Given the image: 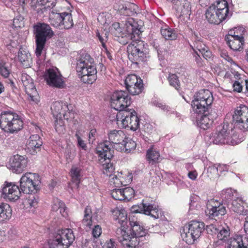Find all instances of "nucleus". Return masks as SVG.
<instances>
[{"mask_svg":"<svg viewBox=\"0 0 248 248\" xmlns=\"http://www.w3.org/2000/svg\"><path fill=\"white\" fill-rule=\"evenodd\" d=\"M112 108L118 110L116 115L117 124L121 123L122 126L135 131L139 127L140 122L136 112L134 109H125L131 103V99L127 93L123 91L114 92L110 98Z\"/></svg>","mask_w":248,"mask_h":248,"instance_id":"f257e3e1","label":"nucleus"},{"mask_svg":"<svg viewBox=\"0 0 248 248\" xmlns=\"http://www.w3.org/2000/svg\"><path fill=\"white\" fill-rule=\"evenodd\" d=\"M108 137L109 141H105L99 144L96 149V152L98 155L99 163L102 166V169L105 170H114L115 169V165L111 162L113 151L111 150L109 143L114 144L112 147L115 149L116 147H120L125 136L122 130H113L108 133Z\"/></svg>","mask_w":248,"mask_h":248,"instance_id":"f03ea898","label":"nucleus"},{"mask_svg":"<svg viewBox=\"0 0 248 248\" xmlns=\"http://www.w3.org/2000/svg\"><path fill=\"white\" fill-rule=\"evenodd\" d=\"M129 224L130 229L126 231L125 229H118L117 231L119 241L124 248H135L139 243V238L146 234V230L143 224L137 221L134 217L129 218Z\"/></svg>","mask_w":248,"mask_h":248,"instance_id":"7ed1b4c3","label":"nucleus"},{"mask_svg":"<svg viewBox=\"0 0 248 248\" xmlns=\"http://www.w3.org/2000/svg\"><path fill=\"white\" fill-rule=\"evenodd\" d=\"M28 179L24 175L21 177L20 188L16 185L7 183L0 191L1 197L10 201H15L19 198L21 192L27 194L34 193L37 191L38 187Z\"/></svg>","mask_w":248,"mask_h":248,"instance_id":"20e7f679","label":"nucleus"},{"mask_svg":"<svg viewBox=\"0 0 248 248\" xmlns=\"http://www.w3.org/2000/svg\"><path fill=\"white\" fill-rule=\"evenodd\" d=\"M111 31L112 33L118 37V41L122 45L128 43L131 39L135 37V35L140 34L141 32L139 25L131 17L128 18L125 21L123 29L120 27L119 23H114Z\"/></svg>","mask_w":248,"mask_h":248,"instance_id":"39448f33","label":"nucleus"},{"mask_svg":"<svg viewBox=\"0 0 248 248\" xmlns=\"http://www.w3.org/2000/svg\"><path fill=\"white\" fill-rule=\"evenodd\" d=\"M76 70L85 83L92 84L97 79V70L93 59L88 54H82L77 60Z\"/></svg>","mask_w":248,"mask_h":248,"instance_id":"423d86ee","label":"nucleus"},{"mask_svg":"<svg viewBox=\"0 0 248 248\" xmlns=\"http://www.w3.org/2000/svg\"><path fill=\"white\" fill-rule=\"evenodd\" d=\"M210 139L214 144L233 146L239 144L243 140L232 129L230 130L227 124L218 126Z\"/></svg>","mask_w":248,"mask_h":248,"instance_id":"0eeeda50","label":"nucleus"},{"mask_svg":"<svg viewBox=\"0 0 248 248\" xmlns=\"http://www.w3.org/2000/svg\"><path fill=\"white\" fill-rule=\"evenodd\" d=\"M214 100L212 93L207 89H203L195 93L191 102L193 111L202 114L208 112Z\"/></svg>","mask_w":248,"mask_h":248,"instance_id":"6e6552de","label":"nucleus"},{"mask_svg":"<svg viewBox=\"0 0 248 248\" xmlns=\"http://www.w3.org/2000/svg\"><path fill=\"white\" fill-rule=\"evenodd\" d=\"M139 35H135V37L130 40L131 42L127 47L129 60L136 64L146 61L148 57L144 43L139 39Z\"/></svg>","mask_w":248,"mask_h":248,"instance_id":"1a4fd4ad","label":"nucleus"},{"mask_svg":"<svg viewBox=\"0 0 248 248\" xmlns=\"http://www.w3.org/2000/svg\"><path fill=\"white\" fill-rule=\"evenodd\" d=\"M33 28L36 44L35 54L39 58L43 53L47 40L52 37L54 33L50 26L45 23H38Z\"/></svg>","mask_w":248,"mask_h":248,"instance_id":"9d476101","label":"nucleus"},{"mask_svg":"<svg viewBox=\"0 0 248 248\" xmlns=\"http://www.w3.org/2000/svg\"><path fill=\"white\" fill-rule=\"evenodd\" d=\"M204 230L205 224L203 222L192 220L188 225L184 226L181 231V236L187 244H192L200 237Z\"/></svg>","mask_w":248,"mask_h":248,"instance_id":"9b49d317","label":"nucleus"},{"mask_svg":"<svg viewBox=\"0 0 248 248\" xmlns=\"http://www.w3.org/2000/svg\"><path fill=\"white\" fill-rule=\"evenodd\" d=\"M23 125V121L15 113L3 111L0 115V126L5 132H17L22 128Z\"/></svg>","mask_w":248,"mask_h":248,"instance_id":"f8f14e48","label":"nucleus"},{"mask_svg":"<svg viewBox=\"0 0 248 248\" xmlns=\"http://www.w3.org/2000/svg\"><path fill=\"white\" fill-rule=\"evenodd\" d=\"M75 238L71 229L59 230L54 239L49 241V248H68L73 243Z\"/></svg>","mask_w":248,"mask_h":248,"instance_id":"ddd939ff","label":"nucleus"},{"mask_svg":"<svg viewBox=\"0 0 248 248\" xmlns=\"http://www.w3.org/2000/svg\"><path fill=\"white\" fill-rule=\"evenodd\" d=\"M51 109L54 117L56 119V122L62 120H71L74 118V112L73 110L72 105H68L63 102H55L51 106Z\"/></svg>","mask_w":248,"mask_h":248,"instance_id":"4468645a","label":"nucleus"},{"mask_svg":"<svg viewBox=\"0 0 248 248\" xmlns=\"http://www.w3.org/2000/svg\"><path fill=\"white\" fill-rule=\"evenodd\" d=\"M246 33L245 29L243 27L235 28L234 34L232 31L225 37L227 44L231 49L234 51L241 50L244 44V36Z\"/></svg>","mask_w":248,"mask_h":248,"instance_id":"2eb2a0df","label":"nucleus"},{"mask_svg":"<svg viewBox=\"0 0 248 248\" xmlns=\"http://www.w3.org/2000/svg\"><path fill=\"white\" fill-rule=\"evenodd\" d=\"M44 79L50 87L58 89L63 88L65 82L59 70L55 67L46 69L44 75Z\"/></svg>","mask_w":248,"mask_h":248,"instance_id":"dca6fc26","label":"nucleus"},{"mask_svg":"<svg viewBox=\"0 0 248 248\" xmlns=\"http://www.w3.org/2000/svg\"><path fill=\"white\" fill-rule=\"evenodd\" d=\"M232 121L241 130H248V107L245 105L237 107L232 115Z\"/></svg>","mask_w":248,"mask_h":248,"instance_id":"f3484780","label":"nucleus"},{"mask_svg":"<svg viewBox=\"0 0 248 248\" xmlns=\"http://www.w3.org/2000/svg\"><path fill=\"white\" fill-rule=\"evenodd\" d=\"M21 80L25 92L29 96V99L35 104L38 103L39 101V95L33 79L29 75L26 73H23L21 75Z\"/></svg>","mask_w":248,"mask_h":248,"instance_id":"a211bd4d","label":"nucleus"},{"mask_svg":"<svg viewBox=\"0 0 248 248\" xmlns=\"http://www.w3.org/2000/svg\"><path fill=\"white\" fill-rule=\"evenodd\" d=\"M126 88L132 95L140 94L143 89L142 80L134 74L128 75L124 80Z\"/></svg>","mask_w":248,"mask_h":248,"instance_id":"6ab92c4d","label":"nucleus"},{"mask_svg":"<svg viewBox=\"0 0 248 248\" xmlns=\"http://www.w3.org/2000/svg\"><path fill=\"white\" fill-rule=\"evenodd\" d=\"M132 212L136 213H143L145 215L150 216L155 219L159 218L161 215L158 206L155 204L144 202V201L140 206H133Z\"/></svg>","mask_w":248,"mask_h":248,"instance_id":"aec40b11","label":"nucleus"},{"mask_svg":"<svg viewBox=\"0 0 248 248\" xmlns=\"http://www.w3.org/2000/svg\"><path fill=\"white\" fill-rule=\"evenodd\" d=\"M197 123L198 125L202 129L205 130L209 128L212 124L214 121L217 117V114L215 110H211L202 114L197 113Z\"/></svg>","mask_w":248,"mask_h":248,"instance_id":"412c9836","label":"nucleus"},{"mask_svg":"<svg viewBox=\"0 0 248 248\" xmlns=\"http://www.w3.org/2000/svg\"><path fill=\"white\" fill-rule=\"evenodd\" d=\"M206 213L212 218L223 216L226 213V207L217 201L212 199L207 204Z\"/></svg>","mask_w":248,"mask_h":248,"instance_id":"4be33fe9","label":"nucleus"},{"mask_svg":"<svg viewBox=\"0 0 248 248\" xmlns=\"http://www.w3.org/2000/svg\"><path fill=\"white\" fill-rule=\"evenodd\" d=\"M31 7L41 15L47 10H50L56 5L55 0H33L31 1Z\"/></svg>","mask_w":248,"mask_h":248,"instance_id":"5701e85b","label":"nucleus"},{"mask_svg":"<svg viewBox=\"0 0 248 248\" xmlns=\"http://www.w3.org/2000/svg\"><path fill=\"white\" fill-rule=\"evenodd\" d=\"M215 8L214 7L210 6L205 11V18L209 23L218 25L228 19L223 14H221V12H218Z\"/></svg>","mask_w":248,"mask_h":248,"instance_id":"b1692460","label":"nucleus"},{"mask_svg":"<svg viewBox=\"0 0 248 248\" xmlns=\"http://www.w3.org/2000/svg\"><path fill=\"white\" fill-rule=\"evenodd\" d=\"M43 142L38 135L30 136L26 144L27 152L31 155H35L40 150Z\"/></svg>","mask_w":248,"mask_h":248,"instance_id":"393cba45","label":"nucleus"},{"mask_svg":"<svg viewBox=\"0 0 248 248\" xmlns=\"http://www.w3.org/2000/svg\"><path fill=\"white\" fill-rule=\"evenodd\" d=\"M228 207L239 214L247 215L248 213V206L240 195L228 204Z\"/></svg>","mask_w":248,"mask_h":248,"instance_id":"a878e982","label":"nucleus"},{"mask_svg":"<svg viewBox=\"0 0 248 248\" xmlns=\"http://www.w3.org/2000/svg\"><path fill=\"white\" fill-rule=\"evenodd\" d=\"M27 164V160L24 156L16 155L12 157L7 165V169L12 170L23 169Z\"/></svg>","mask_w":248,"mask_h":248,"instance_id":"bb28decb","label":"nucleus"},{"mask_svg":"<svg viewBox=\"0 0 248 248\" xmlns=\"http://www.w3.org/2000/svg\"><path fill=\"white\" fill-rule=\"evenodd\" d=\"M228 248H248V238L246 236L236 235L230 238Z\"/></svg>","mask_w":248,"mask_h":248,"instance_id":"cd10ccee","label":"nucleus"},{"mask_svg":"<svg viewBox=\"0 0 248 248\" xmlns=\"http://www.w3.org/2000/svg\"><path fill=\"white\" fill-rule=\"evenodd\" d=\"M211 6L214 7L218 12H221V14H223L228 18L232 15V12L229 11L228 4L226 0H217Z\"/></svg>","mask_w":248,"mask_h":248,"instance_id":"c85d7f7f","label":"nucleus"},{"mask_svg":"<svg viewBox=\"0 0 248 248\" xmlns=\"http://www.w3.org/2000/svg\"><path fill=\"white\" fill-rule=\"evenodd\" d=\"M220 195L223 201L228 205L231 203L234 199L238 198L240 194L236 190L230 187L222 190Z\"/></svg>","mask_w":248,"mask_h":248,"instance_id":"c756f323","label":"nucleus"},{"mask_svg":"<svg viewBox=\"0 0 248 248\" xmlns=\"http://www.w3.org/2000/svg\"><path fill=\"white\" fill-rule=\"evenodd\" d=\"M112 213L117 216L115 219L118 220V223L121 225L120 229L124 230L127 223V214L125 211L124 209L119 210L116 208L112 211Z\"/></svg>","mask_w":248,"mask_h":248,"instance_id":"7c9ffc66","label":"nucleus"},{"mask_svg":"<svg viewBox=\"0 0 248 248\" xmlns=\"http://www.w3.org/2000/svg\"><path fill=\"white\" fill-rule=\"evenodd\" d=\"M18 59L24 67H30L31 59V54L28 51L20 49L18 52Z\"/></svg>","mask_w":248,"mask_h":248,"instance_id":"2f4dec72","label":"nucleus"},{"mask_svg":"<svg viewBox=\"0 0 248 248\" xmlns=\"http://www.w3.org/2000/svg\"><path fill=\"white\" fill-rule=\"evenodd\" d=\"M136 146V144L134 140L125 137L124 142L122 143L120 147H116L115 149L118 151L130 152L135 149Z\"/></svg>","mask_w":248,"mask_h":248,"instance_id":"473e14b6","label":"nucleus"},{"mask_svg":"<svg viewBox=\"0 0 248 248\" xmlns=\"http://www.w3.org/2000/svg\"><path fill=\"white\" fill-rule=\"evenodd\" d=\"M117 174L115 175L116 179L120 180L121 184L126 186L130 184L133 180V174L130 171H117Z\"/></svg>","mask_w":248,"mask_h":248,"instance_id":"72a5a7b5","label":"nucleus"},{"mask_svg":"<svg viewBox=\"0 0 248 248\" xmlns=\"http://www.w3.org/2000/svg\"><path fill=\"white\" fill-rule=\"evenodd\" d=\"M12 215V209L9 205L5 203H0V222L8 219Z\"/></svg>","mask_w":248,"mask_h":248,"instance_id":"f704fd0d","label":"nucleus"},{"mask_svg":"<svg viewBox=\"0 0 248 248\" xmlns=\"http://www.w3.org/2000/svg\"><path fill=\"white\" fill-rule=\"evenodd\" d=\"M160 32L162 37L166 40H175L177 37V34L175 30L169 27L162 28Z\"/></svg>","mask_w":248,"mask_h":248,"instance_id":"c9c22d12","label":"nucleus"},{"mask_svg":"<svg viewBox=\"0 0 248 248\" xmlns=\"http://www.w3.org/2000/svg\"><path fill=\"white\" fill-rule=\"evenodd\" d=\"M193 39H194L193 45H190V47L193 49V53L198 52L197 51H198L201 53L206 49L207 46L199 39L196 34L193 36Z\"/></svg>","mask_w":248,"mask_h":248,"instance_id":"e433bc0d","label":"nucleus"},{"mask_svg":"<svg viewBox=\"0 0 248 248\" xmlns=\"http://www.w3.org/2000/svg\"><path fill=\"white\" fill-rule=\"evenodd\" d=\"M146 156L150 164L157 163L161 159L159 152L153 148L148 150Z\"/></svg>","mask_w":248,"mask_h":248,"instance_id":"4c0bfd02","label":"nucleus"},{"mask_svg":"<svg viewBox=\"0 0 248 248\" xmlns=\"http://www.w3.org/2000/svg\"><path fill=\"white\" fill-rule=\"evenodd\" d=\"M63 13H52L50 15V23L55 27L59 26L62 27V21Z\"/></svg>","mask_w":248,"mask_h":248,"instance_id":"58836bf2","label":"nucleus"},{"mask_svg":"<svg viewBox=\"0 0 248 248\" xmlns=\"http://www.w3.org/2000/svg\"><path fill=\"white\" fill-rule=\"evenodd\" d=\"M207 170H228L229 169V166L225 164H213L209 162L207 163L204 168Z\"/></svg>","mask_w":248,"mask_h":248,"instance_id":"ea45409f","label":"nucleus"},{"mask_svg":"<svg viewBox=\"0 0 248 248\" xmlns=\"http://www.w3.org/2000/svg\"><path fill=\"white\" fill-rule=\"evenodd\" d=\"M73 25V22L71 14L65 12L63 13L62 27L64 29H68L71 28Z\"/></svg>","mask_w":248,"mask_h":248,"instance_id":"a19ab883","label":"nucleus"},{"mask_svg":"<svg viewBox=\"0 0 248 248\" xmlns=\"http://www.w3.org/2000/svg\"><path fill=\"white\" fill-rule=\"evenodd\" d=\"M230 234V229L228 226L219 227L217 236L218 240L226 241L228 239Z\"/></svg>","mask_w":248,"mask_h":248,"instance_id":"79ce46f5","label":"nucleus"},{"mask_svg":"<svg viewBox=\"0 0 248 248\" xmlns=\"http://www.w3.org/2000/svg\"><path fill=\"white\" fill-rule=\"evenodd\" d=\"M178 9L179 10H181L182 15H189L191 11L190 2L187 0H184L180 3V6Z\"/></svg>","mask_w":248,"mask_h":248,"instance_id":"37998d69","label":"nucleus"},{"mask_svg":"<svg viewBox=\"0 0 248 248\" xmlns=\"http://www.w3.org/2000/svg\"><path fill=\"white\" fill-rule=\"evenodd\" d=\"M138 7L137 5L134 3L128 4L122 12L124 14L127 16H131L137 13Z\"/></svg>","mask_w":248,"mask_h":248,"instance_id":"c03bdc74","label":"nucleus"},{"mask_svg":"<svg viewBox=\"0 0 248 248\" xmlns=\"http://www.w3.org/2000/svg\"><path fill=\"white\" fill-rule=\"evenodd\" d=\"M168 79L170 86L173 87L177 90H179L180 83L176 75L174 74H170Z\"/></svg>","mask_w":248,"mask_h":248,"instance_id":"a18cd8bd","label":"nucleus"},{"mask_svg":"<svg viewBox=\"0 0 248 248\" xmlns=\"http://www.w3.org/2000/svg\"><path fill=\"white\" fill-rule=\"evenodd\" d=\"M153 103L154 106L160 108L164 112H166L168 115L174 114L175 112L172 108H170L169 106L166 105L164 103L159 101H155Z\"/></svg>","mask_w":248,"mask_h":248,"instance_id":"49530a36","label":"nucleus"},{"mask_svg":"<svg viewBox=\"0 0 248 248\" xmlns=\"http://www.w3.org/2000/svg\"><path fill=\"white\" fill-rule=\"evenodd\" d=\"M26 177L29 178L31 182L33 183V184H35L36 186L38 187V185L40 183V176L38 173H32L31 172H28L24 175Z\"/></svg>","mask_w":248,"mask_h":248,"instance_id":"de8ad7c7","label":"nucleus"},{"mask_svg":"<svg viewBox=\"0 0 248 248\" xmlns=\"http://www.w3.org/2000/svg\"><path fill=\"white\" fill-rule=\"evenodd\" d=\"M122 190L124 200L129 201L134 197L135 191L132 188L127 187L122 188Z\"/></svg>","mask_w":248,"mask_h":248,"instance_id":"09e8293b","label":"nucleus"},{"mask_svg":"<svg viewBox=\"0 0 248 248\" xmlns=\"http://www.w3.org/2000/svg\"><path fill=\"white\" fill-rule=\"evenodd\" d=\"M80 171H70V176L73 183H75L77 188L79 186L80 182L81 175Z\"/></svg>","mask_w":248,"mask_h":248,"instance_id":"8fccbe9b","label":"nucleus"},{"mask_svg":"<svg viewBox=\"0 0 248 248\" xmlns=\"http://www.w3.org/2000/svg\"><path fill=\"white\" fill-rule=\"evenodd\" d=\"M39 197L36 195L30 194L28 199L27 203L31 207H35L38 203Z\"/></svg>","mask_w":248,"mask_h":248,"instance_id":"3c124183","label":"nucleus"},{"mask_svg":"<svg viewBox=\"0 0 248 248\" xmlns=\"http://www.w3.org/2000/svg\"><path fill=\"white\" fill-rule=\"evenodd\" d=\"M111 195L112 197L116 200H124L122 189H114L112 190Z\"/></svg>","mask_w":248,"mask_h":248,"instance_id":"603ef678","label":"nucleus"},{"mask_svg":"<svg viewBox=\"0 0 248 248\" xmlns=\"http://www.w3.org/2000/svg\"><path fill=\"white\" fill-rule=\"evenodd\" d=\"M240 74H239L238 72H237L234 75L235 78L238 79V80L235 81V82L233 84V87L234 90L239 93L241 92L242 91L243 88V86L241 85V83L239 81V80H240Z\"/></svg>","mask_w":248,"mask_h":248,"instance_id":"864d4df0","label":"nucleus"},{"mask_svg":"<svg viewBox=\"0 0 248 248\" xmlns=\"http://www.w3.org/2000/svg\"><path fill=\"white\" fill-rule=\"evenodd\" d=\"M75 154V150L74 146H72L68 147L65 149V155L67 159L71 160L74 157Z\"/></svg>","mask_w":248,"mask_h":248,"instance_id":"5fc2aeb1","label":"nucleus"},{"mask_svg":"<svg viewBox=\"0 0 248 248\" xmlns=\"http://www.w3.org/2000/svg\"><path fill=\"white\" fill-rule=\"evenodd\" d=\"M96 36L101 42L102 46L106 48L105 42L108 39L107 32H102L100 33L97 32H96Z\"/></svg>","mask_w":248,"mask_h":248,"instance_id":"6e6d98bb","label":"nucleus"},{"mask_svg":"<svg viewBox=\"0 0 248 248\" xmlns=\"http://www.w3.org/2000/svg\"><path fill=\"white\" fill-rule=\"evenodd\" d=\"M149 174L151 176V179L156 183L162 178L161 171H149Z\"/></svg>","mask_w":248,"mask_h":248,"instance_id":"4d7b16f0","label":"nucleus"},{"mask_svg":"<svg viewBox=\"0 0 248 248\" xmlns=\"http://www.w3.org/2000/svg\"><path fill=\"white\" fill-rule=\"evenodd\" d=\"M0 73L1 76L4 78L8 77L10 72L7 67L6 66V63H0Z\"/></svg>","mask_w":248,"mask_h":248,"instance_id":"13d9d810","label":"nucleus"},{"mask_svg":"<svg viewBox=\"0 0 248 248\" xmlns=\"http://www.w3.org/2000/svg\"><path fill=\"white\" fill-rule=\"evenodd\" d=\"M219 228H217L216 225L211 224L206 227V231L208 233L211 234L212 235H217L218 232Z\"/></svg>","mask_w":248,"mask_h":248,"instance_id":"bf43d9fd","label":"nucleus"},{"mask_svg":"<svg viewBox=\"0 0 248 248\" xmlns=\"http://www.w3.org/2000/svg\"><path fill=\"white\" fill-rule=\"evenodd\" d=\"M102 233V229L99 225H96L92 230V234L94 238H97L100 236Z\"/></svg>","mask_w":248,"mask_h":248,"instance_id":"052dcab7","label":"nucleus"},{"mask_svg":"<svg viewBox=\"0 0 248 248\" xmlns=\"http://www.w3.org/2000/svg\"><path fill=\"white\" fill-rule=\"evenodd\" d=\"M116 243L113 239L107 241L102 246L103 248H116Z\"/></svg>","mask_w":248,"mask_h":248,"instance_id":"680f3d73","label":"nucleus"},{"mask_svg":"<svg viewBox=\"0 0 248 248\" xmlns=\"http://www.w3.org/2000/svg\"><path fill=\"white\" fill-rule=\"evenodd\" d=\"M59 212L63 217H66L67 216V213L66 211V208L65 204L62 202H59Z\"/></svg>","mask_w":248,"mask_h":248,"instance_id":"e2e57ef3","label":"nucleus"},{"mask_svg":"<svg viewBox=\"0 0 248 248\" xmlns=\"http://www.w3.org/2000/svg\"><path fill=\"white\" fill-rule=\"evenodd\" d=\"M75 136L77 139L78 146L81 147L82 149L85 150L86 148V144L84 141L82 140L78 133H76Z\"/></svg>","mask_w":248,"mask_h":248,"instance_id":"0e129e2a","label":"nucleus"},{"mask_svg":"<svg viewBox=\"0 0 248 248\" xmlns=\"http://www.w3.org/2000/svg\"><path fill=\"white\" fill-rule=\"evenodd\" d=\"M194 57L198 66L202 67L203 65V61L198 52L194 53Z\"/></svg>","mask_w":248,"mask_h":248,"instance_id":"69168bd1","label":"nucleus"},{"mask_svg":"<svg viewBox=\"0 0 248 248\" xmlns=\"http://www.w3.org/2000/svg\"><path fill=\"white\" fill-rule=\"evenodd\" d=\"M82 223L84 225L90 227L92 225V217H83Z\"/></svg>","mask_w":248,"mask_h":248,"instance_id":"338daca9","label":"nucleus"},{"mask_svg":"<svg viewBox=\"0 0 248 248\" xmlns=\"http://www.w3.org/2000/svg\"><path fill=\"white\" fill-rule=\"evenodd\" d=\"M201 53L206 60L211 58L212 56V52L209 50L208 47H206V49H205L204 51H203V52H202Z\"/></svg>","mask_w":248,"mask_h":248,"instance_id":"774afa93","label":"nucleus"}]
</instances>
